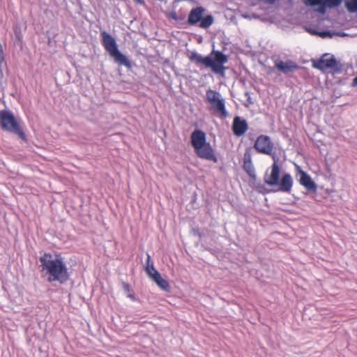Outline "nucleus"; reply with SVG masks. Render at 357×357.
Wrapping results in <instances>:
<instances>
[{
	"label": "nucleus",
	"instance_id": "24",
	"mask_svg": "<svg viewBox=\"0 0 357 357\" xmlns=\"http://www.w3.org/2000/svg\"><path fill=\"white\" fill-rule=\"evenodd\" d=\"M266 155H270L272 158V159L273 160V163L278 164V158H277L276 154L273 151V150L272 151L271 154H266Z\"/></svg>",
	"mask_w": 357,
	"mask_h": 357
},
{
	"label": "nucleus",
	"instance_id": "11",
	"mask_svg": "<svg viewBox=\"0 0 357 357\" xmlns=\"http://www.w3.org/2000/svg\"><path fill=\"white\" fill-rule=\"evenodd\" d=\"M275 66L284 74L292 73L299 68V66L295 62L289 60L287 61L277 60L275 62Z\"/></svg>",
	"mask_w": 357,
	"mask_h": 357
},
{
	"label": "nucleus",
	"instance_id": "8",
	"mask_svg": "<svg viewBox=\"0 0 357 357\" xmlns=\"http://www.w3.org/2000/svg\"><path fill=\"white\" fill-rule=\"evenodd\" d=\"M231 129L235 136L241 137L248 130V122L242 117L236 116L234 118Z\"/></svg>",
	"mask_w": 357,
	"mask_h": 357
},
{
	"label": "nucleus",
	"instance_id": "9",
	"mask_svg": "<svg viewBox=\"0 0 357 357\" xmlns=\"http://www.w3.org/2000/svg\"><path fill=\"white\" fill-rule=\"evenodd\" d=\"M280 167L278 164L273 163L270 175L267 173L264 176V182L269 186H275L279 184Z\"/></svg>",
	"mask_w": 357,
	"mask_h": 357
},
{
	"label": "nucleus",
	"instance_id": "27",
	"mask_svg": "<svg viewBox=\"0 0 357 357\" xmlns=\"http://www.w3.org/2000/svg\"><path fill=\"white\" fill-rule=\"evenodd\" d=\"M352 86H357V76L353 79Z\"/></svg>",
	"mask_w": 357,
	"mask_h": 357
},
{
	"label": "nucleus",
	"instance_id": "7",
	"mask_svg": "<svg viewBox=\"0 0 357 357\" xmlns=\"http://www.w3.org/2000/svg\"><path fill=\"white\" fill-rule=\"evenodd\" d=\"M197 155L201 158L208 161H212L215 163L218 162V157L215 155V151L209 143L201 146L199 149L195 151Z\"/></svg>",
	"mask_w": 357,
	"mask_h": 357
},
{
	"label": "nucleus",
	"instance_id": "1",
	"mask_svg": "<svg viewBox=\"0 0 357 357\" xmlns=\"http://www.w3.org/2000/svg\"><path fill=\"white\" fill-rule=\"evenodd\" d=\"M41 271L50 282L66 283L70 278L68 268L60 255L44 253L40 257Z\"/></svg>",
	"mask_w": 357,
	"mask_h": 357
},
{
	"label": "nucleus",
	"instance_id": "16",
	"mask_svg": "<svg viewBox=\"0 0 357 357\" xmlns=\"http://www.w3.org/2000/svg\"><path fill=\"white\" fill-rule=\"evenodd\" d=\"M243 169L247 172V174L252 178L255 177V167L252 163L251 158L250 155L245 154L243 159Z\"/></svg>",
	"mask_w": 357,
	"mask_h": 357
},
{
	"label": "nucleus",
	"instance_id": "5",
	"mask_svg": "<svg viewBox=\"0 0 357 357\" xmlns=\"http://www.w3.org/2000/svg\"><path fill=\"white\" fill-rule=\"evenodd\" d=\"M206 99L211 105V109L223 118L229 116L226 109L225 100L220 92L211 89L206 91Z\"/></svg>",
	"mask_w": 357,
	"mask_h": 357
},
{
	"label": "nucleus",
	"instance_id": "21",
	"mask_svg": "<svg viewBox=\"0 0 357 357\" xmlns=\"http://www.w3.org/2000/svg\"><path fill=\"white\" fill-rule=\"evenodd\" d=\"M342 0H323V4L332 8L338 6Z\"/></svg>",
	"mask_w": 357,
	"mask_h": 357
},
{
	"label": "nucleus",
	"instance_id": "13",
	"mask_svg": "<svg viewBox=\"0 0 357 357\" xmlns=\"http://www.w3.org/2000/svg\"><path fill=\"white\" fill-rule=\"evenodd\" d=\"M294 181L290 174H284L279 181V188L278 191L289 193L291 191Z\"/></svg>",
	"mask_w": 357,
	"mask_h": 357
},
{
	"label": "nucleus",
	"instance_id": "17",
	"mask_svg": "<svg viewBox=\"0 0 357 357\" xmlns=\"http://www.w3.org/2000/svg\"><path fill=\"white\" fill-rule=\"evenodd\" d=\"M146 272L148 275L153 279L157 275H159L160 273L155 268L153 263L151 260V257L149 255H147V260H146Z\"/></svg>",
	"mask_w": 357,
	"mask_h": 357
},
{
	"label": "nucleus",
	"instance_id": "2",
	"mask_svg": "<svg viewBox=\"0 0 357 357\" xmlns=\"http://www.w3.org/2000/svg\"><path fill=\"white\" fill-rule=\"evenodd\" d=\"M189 59L197 65L202 64L208 68L215 74L225 77L226 67L224 64L227 63L228 56L218 50H212L206 56H203L197 52H192Z\"/></svg>",
	"mask_w": 357,
	"mask_h": 357
},
{
	"label": "nucleus",
	"instance_id": "6",
	"mask_svg": "<svg viewBox=\"0 0 357 357\" xmlns=\"http://www.w3.org/2000/svg\"><path fill=\"white\" fill-rule=\"evenodd\" d=\"M254 148L259 153L271 154L274 149V144L270 137L261 135L257 138Z\"/></svg>",
	"mask_w": 357,
	"mask_h": 357
},
{
	"label": "nucleus",
	"instance_id": "12",
	"mask_svg": "<svg viewBox=\"0 0 357 357\" xmlns=\"http://www.w3.org/2000/svg\"><path fill=\"white\" fill-rule=\"evenodd\" d=\"M205 12V9L202 6H198L192 8L188 17V23L190 25H196L200 22L202 17Z\"/></svg>",
	"mask_w": 357,
	"mask_h": 357
},
{
	"label": "nucleus",
	"instance_id": "4",
	"mask_svg": "<svg viewBox=\"0 0 357 357\" xmlns=\"http://www.w3.org/2000/svg\"><path fill=\"white\" fill-rule=\"evenodd\" d=\"M0 124L3 130L18 135L23 140L26 139L25 133L11 111L0 110Z\"/></svg>",
	"mask_w": 357,
	"mask_h": 357
},
{
	"label": "nucleus",
	"instance_id": "15",
	"mask_svg": "<svg viewBox=\"0 0 357 357\" xmlns=\"http://www.w3.org/2000/svg\"><path fill=\"white\" fill-rule=\"evenodd\" d=\"M337 66L336 59L333 56H324L315 65V67L324 70L325 68H333Z\"/></svg>",
	"mask_w": 357,
	"mask_h": 357
},
{
	"label": "nucleus",
	"instance_id": "19",
	"mask_svg": "<svg viewBox=\"0 0 357 357\" xmlns=\"http://www.w3.org/2000/svg\"><path fill=\"white\" fill-rule=\"evenodd\" d=\"M213 22H214V18L212 15H208L204 17H203V16H202L199 26L201 28L207 29L213 24Z\"/></svg>",
	"mask_w": 357,
	"mask_h": 357
},
{
	"label": "nucleus",
	"instance_id": "20",
	"mask_svg": "<svg viewBox=\"0 0 357 357\" xmlns=\"http://www.w3.org/2000/svg\"><path fill=\"white\" fill-rule=\"evenodd\" d=\"M345 6L349 12H357V0H345Z\"/></svg>",
	"mask_w": 357,
	"mask_h": 357
},
{
	"label": "nucleus",
	"instance_id": "3",
	"mask_svg": "<svg viewBox=\"0 0 357 357\" xmlns=\"http://www.w3.org/2000/svg\"><path fill=\"white\" fill-rule=\"evenodd\" d=\"M100 36L102 45L109 55L114 58V61L128 69L131 68L132 64L130 61L119 51L116 40L105 31H102Z\"/></svg>",
	"mask_w": 357,
	"mask_h": 357
},
{
	"label": "nucleus",
	"instance_id": "23",
	"mask_svg": "<svg viewBox=\"0 0 357 357\" xmlns=\"http://www.w3.org/2000/svg\"><path fill=\"white\" fill-rule=\"evenodd\" d=\"M308 31L312 34H318L322 37H324L326 36H331V33L328 31H323L321 33H318L317 31L312 30V29H310Z\"/></svg>",
	"mask_w": 357,
	"mask_h": 357
},
{
	"label": "nucleus",
	"instance_id": "22",
	"mask_svg": "<svg viewBox=\"0 0 357 357\" xmlns=\"http://www.w3.org/2000/svg\"><path fill=\"white\" fill-rule=\"evenodd\" d=\"M307 6L323 5V0H303Z\"/></svg>",
	"mask_w": 357,
	"mask_h": 357
},
{
	"label": "nucleus",
	"instance_id": "25",
	"mask_svg": "<svg viewBox=\"0 0 357 357\" xmlns=\"http://www.w3.org/2000/svg\"><path fill=\"white\" fill-rule=\"evenodd\" d=\"M123 287H124V290L127 292H129L130 291V286L127 283H124L123 284Z\"/></svg>",
	"mask_w": 357,
	"mask_h": 357
},
{
	"label": "nucleus",
	"instance_id": "10",
	"mask_svg": "<svg viewBox=\"0 0 357 357\" xmlns=\"http://www.w3.org/2000/svg\"><path fill=\"white\" fill-rule=\"evenodd\" d=\"M191 144L195 151L206 144V137L204 132L201 130H195L191 134Z\"/></svg>",
	"mask_w": 357,
	"mask_h": 357
},
{
	"label": "nucleus",
	"instance_id": "28",
	"mask_svg": "<svg viewBox=\"0 0 357 357\" xmlns=\"http://www.w3.org/2000/svg\"><path fill=\"white\" fill-rule=\"evenodd\" d=\"M128 297L130 298L132 301L135 300V296L133 294H128Z\"/></svg>",
	"mask_w": 357,
	"mask_h": 357
},
{
	"label": "nucleus",
	"instance_id": "14",
	"mask_svg": "<svg viewBox=\"0 0 357 357\" xmlns=\"http://www.w3.org/2000/svg\"><path fill=\"white\" fill-rule=\"evenodd\" d=\"M300 178L299 182L301 185L305 187L308 191L315 192L317 190V185L312 181V178L304 171L299 169Z\"/></svg>",
	"mask_w": 357,
	"mask_h": 357
},
{
	"label": "nucleus",
	"instance_id": "18",
	"mask_svg": "<svg viewBox=\"0 0 357 357\" xmlns=\"http://www.w3.org/2000/svg\"><path fill=\"white\" fill-rule=\"evenodd\" d=\"M152 280L157 284V285L161 289H162L165 291H169L170 287H169V282L166 280H165L162 278L160 273L159 275H157Z\"/></svg>",
	"mask_w": 357,
	"mask_h": 357
},
{
	"label": "nucleus",
	"instance_id": "29",
	"mask_svg": "<svg viewBox=\"0 0 357 357\" xmlns=\"http://www.w3.org/2000/svg\"><path fill=\"white\" fill-rule=\"evenodd\" d=\"M135 1L137 3H140V4H142V3H144V0H135Z\"/></svg>",
	"mask_w": 357,
	"mask_h": 357
},
{
	"label": "nucleus",
	"instance_id": "26",
	"mask_svg": "<svg viewBox=\"0 0 357 357\" xmlns=\"http://www.w3.org/2000/svg\"><path fill=\"white\" fill-rule=\"evenodd\" d=\"M325 5L326 4L321 5V7L319 9V12H320L321 13H325V8H324Z\"/></svg>",
	"mask_w": 357,
	"mask_h": 357
}]
</instances>
